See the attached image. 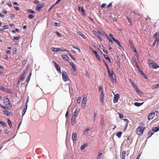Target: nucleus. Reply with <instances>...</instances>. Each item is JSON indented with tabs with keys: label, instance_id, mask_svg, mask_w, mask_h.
Segmentation results:
<instances>
[{
	"label": "nucleus",
	"instance_id": "nucleus-9",
	"mask_svg": "<svg viewBox=\"0 0 159 159\" xmlns=\"http://www.w3.org/2000/svg\"><path fill=\"white\" fill-rule=\"evenodd\" d=\"M98 33H99L101 34L102 35H103V36H104L106 38H108V35L106 34V33L101 30H99L98 31Z\"/></svg>",
	"mask_w": 159,
	"mask_h": 159
},
{
	"label": "nucleus",
	"instance_id": "nucleus-50",
	"mask_svg": "<svg viewBox=\"0 0 159 159\" xmlns=\"http://www.w3.org/2000/svg\"><path fill=\"white\" fill-rule=\"evenodd\" d=\"M20 36L18 37H13L14 40H19L20 39Z\"/></svg>",
	"mask_w": 159,
	"mask_h": 159
},
{
	"label": "nucleus",
	"instance_id": "nucleus-64",
	"mask_svg": "<svg viewBox=\"0 0 159 159\" xmlns=\"http://www.w3.org/2000/svg\"><path fill=\"white\" fill-rule=\"evenodd\" d=\"M69 55L70 56V57H71V58H72L73 60H74V61H75V60L76 59H75V58H74V57H73L72 55H70V54H69Z\"/></svg>",
	"mask_w": 159,
	"mask_h": 159
},
{
	"label": "nucleus",
	"instance_id": "nucleus-55",
	"mask_svg": "<svg viewBox=\"0 0 159 159\" xmlns=\"http://www.w3.org/2000/svg\"><path fill=\"white\" fill-rule=\"evenodd\" d=\"M116 62L117 64H119L120 63V61L119 59V58L118 57H117L116 58Z\"/></svg>",
	"mask_w": 159,
	"mask_h": 159
},
{
	"label": "nucleus",
	"instance_id": "nucleus-42",
	"mask_svg": "<svg viewBox=\"0 0 159 159\" xmlns=\"http://www.w3.org/2000/svg\"><path fill=\"white\" fill-rule=\"evenodd\" d=\"M129 43L130 46L131 47V48L133 49L134 48H135L134 45H133V43L130 42V41H129Z\"/></svg>",
	"mask_w": 159,
	"mask_h": 159
},
{
	"label": "nucleus",
	"instance_id": "nucleus-18",
	"mask_svg": "<svg viewBox=\"0 0 159 159\" xmlns=\"http://www.w3.org/2000/svg\"><path fill=\"white\" fill-rule=\"evenodd\" d=\"M60 50H61L60 48H51L52 51H53L54 52H57Z\"/></svg>",
	"mask_w": 159,
	"mask_h": 159
},
{
	"label": "nucleus",
	"instance_id": "nucleus-28",
	"mask_svg": "<svg viewBox=\"0 0 159 159\" xmlns=\"http://www.w3.org/2000/svg\"><path fill=\"white\" fill-rule=\"evenodd\" d=\"M31 75H32V73H31L28 76V77L27 78V80H26V82L27 83H28L29 82V81H30V78H31Z\"/></svg>",
	"mask_w": 159,
	"mask_h": 159
},
{
	"label": "nucleus",
	"instance_id": "nucleus-20",
	"mask_svg": "<svg viewBox=\"0 0 159 159\" xmlns=\"http://www.w3.org/2000/svg\"><path fill=\"white\" fill-rule=\"evenodd\" d=\"M126 155V151H124L122 154V159H125Z\"/></svg>",
	"mask_w": 159,
	"mask_h": 159
},
{
	"label": "nucleus",
	"instance_id": "nucleus-15",
	"mask_svg": "<svg viewBox=\"0 0 159 159\" xmlns=\"http://www.w3.org/2000/svg\"><path fill=\"white\" fill-rule=\"evenodd\" d=\"M152 130L153 131V133L158 131L159 130V126L153 128Z\"/></svg>",
	"mask_w": 159,
	"mask_h": 159
},
{
	"label": "nucleus",
	"instance_id": "nucleus-34",
	"mask_svg": "<svg viewBox=\"0 0 159 159\" xmlns=\"http://www.w3.org/2000/svg\"><path fill=\"white\" fill-rule=\"evenodd\" d=\"M3 112L6 114L7 116L10 115V114L11 113L10 112H9L7 110H4L3 111Z\"/></svg>",
	"mask_w": 159,
	"mask_h": 159
},
{
	"label": "nucleus",
	"instance_id": "nucleus-48",
	"mask_svg": "<svg viewBox=\"0 0 159 159\" xmlns=\"http://www.w3.org/2000/svg\"><path fill=\"white\" fill-rule=\"evenodd\" d=\"M81 97H79L78 98L77 100V102L78 103H80L81 102Z\"/></svg>",
	"mask_w": 159,
	"mask_h": 159
},
{
	"label": "nucleus",
	"instance_id": "nucleus-11",
	"mask_svg": "<svg viewBox=\"0 0 159 159\" xmlns=\"http://www.w3.org/2000/svg\"><path fill=\"white\" fill-rule=\"evenodd\" d=\"M61 57L62 58L65 60L68 61L69 59V57L67 55H62Z\"/></svg>",
	"mask_w": 159,
	"mask_h": 159
},
{
	"label": "nucleus",
	"instance_id": "nucleus-17",
	"mask_svg": "<svg viewBox=\"0 0 159 159\" xmlns=\"http://www.w3.org/2000/svg\"><path fill=\"white\" fill-rule=\"evenodd\" d=\"M104 97V96H100V101L101 102V104L102 105H103L104 103V102L103 101Z\"/></svg>",
	"mask_w": 159,
	"mask_h": 159
},
{
	"label": "nucleus",
	"instance_id": "nucleus-44",
	"mask_svg": "<svg viewBox=\"0 0 159 159\" xmlns=\"http://www.w3.org/2000/svg\"><path fill=\"white\" fill-rule=\"evenodd\" d=\"M54 25L55 26H56L57 27H60V24L59 23L55 22L54 24Z\"/></svg>",
	"mask_w": 159,
	"mask_h": 159
},
{
	"label": "nucleus",
	"instance_id": "nucleus-59",
	"mask_svg": "<svg viewBox=\"0 0 159 159\" xmlns=\"http://www.w3.org/2000/svg\"><path fill=\"white\" fill-rule=\"evenodd\" d=\"M103 88L101 86H99V91L100 92H101L102 91V90H103Z\"/></svg>",
	"mask_w": 159,
	"mask_h": 159
},
{
	"label": "nucleus",
	"instance_id": "nucleus-30",
	"mask_svg": "<svg viewBox=\"0 0 159 159\" xmlns=\"http://www.w3.org/2000/svg\"><path fill=\"white\" fill-rule=\"evenodd\" d=\"M153 37L155 38H158L159 37V31L154 34Z\"/></svg>",
	"mask_w": 159,
	"mask_h": 159
},
{
	"label": "nucleus",
	"instance_id": "nucleus-56",
	"mask_svg": "<svg viewBox=\"0 0 159 159\" xmlns=\"http://www.w3.org/2000/svg\"><path fill=\"white\" fill-rule=\"evenodd\" d=\"M119 117L120 118H122L124 117V115L123 114H121L120 113H119Z\"/></svg>",
	"mask_w": 159,
	"mask_h": 159
},
{
	"label": "nucleus",
	"instance_id": "nucleus-12",
	"mask_svg": "<svg viewBox=\"0 0 159 159\" xmlns=\"http://www.w3.org/2000/svg\"><path fill=\"white\" fill-rule=\"evenodd\" d=\"M93 33L99 39L100 41H101L102 40V38L99 35H98L97 32L94 30H93Z\"/></svg>",
	"mask_w": 159,
	"mask_h": 159
},
{
	"label": "nucleus",
	"instance_id": "nucleus-13",
	"mask_svg": "<svg viewBox=\"0 0 159 159\" xmlns=\"http://www.w3.org/2000/svg\"><path fill=\"white\" fill-rule=\"evenodd\" d=\"M44 5L43 4H39L36 7V9L38 11H39L40 9L43 7Z\"/></svg>",
	"mask_w": 159,
	"mask_h": 159
},
{
	"label": "nucleus",
	"instance_id": "nucleus-27",
	"mask_svg": "<svg viewBox=\"0 0 159 159\" xmlns=\"http://www.w3.org/2000/svg\"><path fill=\"white\" fill-rule=\"evenodd\" d=\"M70 64L72 66V68L74 70H76V67L74 63H73L72 62H70Z\"/></svg>",
	"mask_w": 159,
	"mask_h": 159
},
{
	"label": "nucleus",
	"instance_id": "nucleus-43",
	"mask_svg": "<svg viewBox=\"0 0 159 159\" xmlns=\"http://www.w3.org/2000/svg\"><path fill=\"white\" fill-rule=\"evenodd\" d=\"M0 124L1 125H3L4 126H7V124L4 123L3 122L1 121L0 122Z\"/></svg>",
	"mask_w": 159,
	"mask_h": 159
},
{
	"label": "nucleus",
	"instance_id": "nucleus-47",
	"mask_svg": "<svg viewBox=\"0 0 159 159\" xmlns=\"http://www.w3.org/2000/svg\"><path fill=\"white\" fill-rule=\"evenodd\" d=\"M156 40H155V42H157V46H158L159 45L158 43H159V37L158 38H156Z\"/></svg>",
	"mask_w": 159,
	"mask_h": 159
},
{
	"label": "nucleus",
	"instance_id": "nucleus-29",
	"mask_svg": "<svg viewBox=\"0 0 159 159\" xmlns=\"http://www.w3.org/2000/svg\"><path fill=\"white\" fill-rule=\"evenodd\" d=\"M104 56L106 59L109 61L110 62H111L110 58L107 55L104 54Z\"/></svg>",
	"mask_w": 159,
	"mask_h": 159
},
{
	"label": "nucleus",
	"instance_id": "nucleus-26",
	"mask_svg": "<svg viewBox=\"0 0 159 159\" xmlns=\"http://www.w3.org/2000/svg\"><path fill=\"white\" fill-rule=\"evenodd\" d=\"M79 10L80 11H81L84 14V13H85L83 7H79Z\"/></svg>",
	"mask_w": 159,
	"mask_h": 159
},
{
	"label": "nucleus",
	"instance_id": "nucleus-39",
	"mask_svg": "<svg viewBox=\"0 0 159 159\" xmlns=\"http://www.w3.org/2000/svg\"><path fill=\"white\" fill-rule=\"evenodd\" d=\"M153 133H153V131H152V130H150L148 134L149 137H151L153 134Z\"/></svg>",
	"mask_w": 159,
	"mask_h": 159
},
{
	"label": "nucleus",
	"instance_id": "nucleus-37",
	"mask_svg": "<svg viewBox=\"0 0 159 159\" xmlns=\"http://www.w3.org/2000/svg\"><path fill=\"white\" fill-rule=\"evenodd\" d=\"M104 121L103 117L101 116V124L102 125H103L104 124Z\"/></svg>",
	"mask_w": 159,
	"mask_h": 159
},
{
	"label": "nucleus",
	"instance_id": "nucleus-23",
	"mask_svg": "<svg viewBox=\"0 0 159 159\" xmlns=\"http://www.w3.org/2000/svg\"><path fill=\"white\" fill-rule=\"evenodd\" d=\"M143 103V102H142V103H138L137 102H135L134 103V105L135 106H137V107H139L141 105H142Z\"/></svg>",
	"mask_w": 159,
	"mask_h": 159
},
{
	"label": "nucleus",
	"instance_id": "nucleus-3",
	"mask_svg": "<svg viewBox=\"0 0 159 159\" xmlns=\"http://www.w3.org/2000/svg\"><path fill=\"white\" fill-rule=\"evenodd\" d=\"M62 78L65 82L69 80V78H68L67 73L63 71L62 73Z\"/></svg>",
	"mask_w": 159,
	"mask_h": 159
},
{
	"label": "nucleus",
	"instance_id": "nucleus-32",
	"mask_svg": "<svg viewBox=\"0 0 159 159\" xmlns=\"http://www.w3.org/2000/svg\"><path fill=\"white\" fill-rule=\"evenodd\" d=\"M111 72L112 73L111 74L110 76H109L110 77L111 79L114 80V79H115V76L113 73V71H112Z\"/></svg>",
	"mask_w": 159,
	"mask_h": 159
},
{
	"label": "nucleus",
	"instance_id": "nucleus-22",
	"mask_svg": "<svg viewBox=\"0 0 159 159\" xmlns=\"http://www.w3.org/2000/svg\"><path fill=\"white\" fill-rule=\"evenodd\" d=\"M79 35L82 36V38L84 39H85V36L83 35V34L81 32H80V31H77L76 32Z\"/></svg>",
	"mask_w": 159,
	"mask_h": 159
},
{
	"label": "nucleus",
	"instance_id": "nucleus-61",
	"mask_svg": "<svg viewBox=\"0 0 159 159\" xmlns=\"http://www.w3.org/2000/svg\"><path fill=\"white\" fill-rule=\"evenodd\" d=\"M9 132V131L7 129H6L4 130V133L7 134H8Z\"/></svg>",
	"mask_w": 159,
	"mask_h": 159
},
{
	"label": "nucleus",
	"instance_id": "nucleus-33",
	"mask_svg": "<svg viewBox=\"0 0 159 159\" xmlns=\"http://www.w3.org/2000/svg\"><path fill=\"white\" fill-rule=\"evenodd\" d=\"M122 134V132H119L118 133H117L116 134V135L119 138H120L121 134Z\"/></svg>",
	"mask_w": 159,
	"mask_h": 159
},
{
	"label": "nucleus",
	"instance_id": "nucleus-62",
	"mask_svg": "<svg viewBox=\"0 0 159 159\" xmlns=\"http://www.w3.org/2000/svg\"><path fill=\"white\" fill-rule=\"evenodd\" d=\"M56 34H57V35L58 36H59V37H61V34L59 33L57 31H56Z\"/></svg>",
	"mask_w": 159,
	"mask_h": 159
},
{
	"label": "nucleus",
	"instance_id": "nucleus-58",
	"mask_svg": "<svg viewBox=\"0 0 159 159\" xmlns=\"http://www.w3.org/2000/svg\"><path fill=\"white\" fill-rule=\"evenodd\" d=\"M16 48H14L13 49V52L14 54L16 53Z\"/></svg>",
	"mask_w": 159,
	"mask_h": 159
},
{
	"label": "nucleus",
	"instance_id": "nucleus-1",
	"mask_svg": "<svg viewBox=\"0 0 159 159\" xmlns=\"http://www.w3.org/2000/svg\"><path fill=\"white\" fill-rule=\"evenodd\" d=\"M148 61L149 65L150 67L154 69H156L157 68H159V66L156 63L154 62L153 61L150 59H148Z\"/></svg>",
	"mask_w": 159,
	"mask_h": 159
},
{
	"label": "nucleus",
	"instance_id": "nucleus-24",
	"mask_svg": "<svg viewBox=\"0 0 159 159\" xmlns=\"http://www.w3.org/2000/svg\"><path fill=\"white\" fill-rule=\"evenodd\" d=\"M90 129V128H87L84 131L83 133L84 135H86L88 134V131Z\"/></svg>",
	"mask_w": 159,
	"mask_h": 159
},
{
	"label": "nucleus",
	"instance_id": "nucleus-51",
	"mask_svg": "<svg viewBox=\"0 0 159 159\" xmlns=\"http://www.w3.org/2000/svg\"><path fill=\"white\" fill-rule=\"evenodd\" d=\"M138 70L141 75H143L144 73L140 68H139Z\"/></svg>",
	"mask_w": 159,
	"mask_h": 159
},
{
	"label": "nucleus",
	"instance_id": "nucleus-4",
	"mask_svg": "<svg viewBox=\"0 0 159 159\" xmlns=\"http://www.w3.org/2000/svg\"><path fill=\"white\" fill-rule=\"evenodd\" d=\"M120 95L118 93L116 94H114V96L113 99V102L114 103H116L118 102V101L119 99L120 98Z\"/></svg>",
	"mask_w": 159,
	"mask_h": 159
},
{
	"label": "nucleus",
	"instance_id": "nucleus-41",
	"mask_svg": "<svg viewBox=\"0 0 159 159\" xmlns=\"http://www.w3.org/2000/svg\"><path fill=\"white\" fill-rule=\"evenodd\" d=\"M97 115V112H94V113L93 116L94 121H95L96 120V116Z\"/></svg>",
	"mask_w": 159,
	"mask_h": 159
},
{
	"label": "nucleus",
	"instance_id": "nucleus-2",
	"mask_svg": "<svg viewBox=\"0 0 159 159\" xmlns=\"http://www.w3.org/2000/svg\"><path fill=\"white\" fill-rule=\"evenodd\" d=\"M145 127L143 126H139L136 129V133L140 135L143 133Z\"/></svg>",
	"mask_w": 159,
	"mask_h": 159
},
{
	"label": "nucleus",
	"instance_id": "nucleus-60",
	"mask_svg": "<svg viewBox=\"0 0 159 159\" xmlns=\"http://www.w3.org/2000/svg\"><path fill=\"white\" fill-rule=\"evenodd\" d=\"M0 107H1L3 109H6L7 108V107H6L2 105L1 104H0Z\"/></svg>",
	"mask_w": 159,
	"mask_h": 159
},
{
	"label": "nucleus",
	"instance_id": "nucleus-35",
	"mask_svg": "<svg viewBox=\"0 0 159 159\" xmlns=\"http://www.w3.org/2000/svg\"><path fill=\"white\" fill-rule=\"evenodd\" d=\"M7 122L10 127L11 128L12 126L11 121L9 119H8Z\"/></svg>",
	"mask_w": 159,
	"mask_h": 159
},
{
	"label": "nucleus",
	"instance_id": "nucleus-7",
	"mask_svg": "<svg viewBox=\"0 0 159 159\" xmlns=\"http://www.w3.org/2000/svg\"><path fill=\"white\" fill-rule=\"evenodd\" d=\"M77 139V134L76 132L74 133L72 135V139L74 143H75Z\"/></svg>",
	"mask_w": 159,
	"mask_h": 159
},
{
	"label": "nucleus",
	"instance_id": "nucleus-21",
	"mask_svg": "<svg viewBox=\"0 0 159 159\" xmlns=\"http://www.w3.org/2000/svg\"><path fill=\"white\" fill-rule=\"evenodd\" d=\"M7 106V108L8 109H11L12 107L10 103V102L6 104Z\"/></svg>",
	"mask_w": 159,
	"mask_h": 159
},
{
	"label": "nucleus",
	"instance_id": "nucleus-53",
	"mask_svg": "<svg viewBox=\"0 0 159 159\" xmlns=\"http://www.w3.org/2000/svg\"><path fill=\"white\" fill-rule=\"evenodd\" d=\"M73 48L75 49H77L78 50V51H79V52H80L81 51H80V49L78 47L75 46H73Z\"/></svg>",
	"mask_w": 159,
	"mask_h": 159
},
{
	"label": "nucleus",
	"instance_id": "nucleus-40",
	"mask_svg": "<svg viewBox=\"0 0 159 159\" xmlns=\"http://www.w3.org/2000/svg\"><path fill=\"white\" fill-rule=\"evenodd\" d=\"M102 154V152H99L97 159H100L101 157V156Z\"/></svg>",
	"mask_w": 159,
	"mask_h": 159
},
{
	"label": "nucleus",
	"instance_id": "nucleus-8",
	"mask_svg": "<svg viewBox=\"0 0 159 159\" xmlns=\"http://www.w3.org/2000/svg\"><path fill=\"white\" fill-rule=\"evenodd\" d=\"M53 63L55 65V67L57 69L58 73H61V70L60 69V67L58 65L56 62L53 61Z\"/></svg>",
	"mask_w": 159,
	"mask_h": 159
},
{
	"label": "nucleus",
	"instance_id": "nucleus-31",
	"mask_svg": "<svg viewBox=\"0 0 159 159\" xmlns=\"http://www.w3.org/2000/svg\"><path fill=\"white\" fill-rule=\"evenodd\" d=\"M10 102H9V99L8 98H5L4 100V104H6L7 103H9Z\"/></svg>",
	"mask_w": 159,
	"mask_h": 159
},
{
	"label": "nucleus",
	"instance_id": "nucleus-14",
	"mask_svg": "<svg viewBox=\"0 0 159 159\" xmlns=\"http://www.w3.org/2000/svg\"><path fill=\"white\" fill-rule=\"evenodd\" d=\"M79 109H76L74 112L73 116L75 117L77 116L79 112Z\"/></svg>",
	"mask_w": 159,
	"mask_h": 159
},
{
	"label": "nucleus",
	"instance_id": "nucleus-57",
	"mask_svg": "<svg viewBox=\"0 0 159 159\" xmlns=\"http://www.w3.org/2000/svg\"><path fill=\"white\" fill-rule=\"evenodd\" d=\"M3 28L4 29H6L8 28V26L7 25H4L3 26Z\"/></svg>",
	"mask_w": 159,
	"mask_h": 159
},
{
	"label": "nucleus",
	"instance_id": "nucleus-46",
	"mask_svg": "<svg viewBox=\"0 0 159 159\" xmlns=\"http://www.w3.org/2000/svg\"><path fill=\"white\" fill-rule=\"evenodd\" d=\"M27 11H28V12L29 13H33V14L34 13H35L34 11H33L32 10H31V9H29V10H28Z\"/></svg>",
	"mask_w": 159,
	"mask_h": 159
},
{
	"label": "nucleus",
	"instance_id": "nucleus-10",
	"mask_svg": "<svg viewBox=\"0 0 159 159\" xmlns=\"http://www.w3.org/2000/svg\"><path fill=\"white\" fill-rule=\"evenodd\" d=\"M155 115V113H151L149 114L148 116V119L149 120L152 119Z\"/></svg>",
	"mask_w": 159,
	"mask_h": 159
},
{
	"label": "nucleus",
	"instance_id": "nucleus-63",
	"mask_svg": "<svg viewBox=\"0 0 159 159\" xmlns=\"http://www.w3.org/2000/svg\"><path fill=\"white\" fill-rule=\"evenodd\" d=\"M109 35H110V36L111 37V38L113 39H113H115V38H114L113 37V35L111 34H110Z\"/></svg>",
	"mask_w": 159,
	"mask_h": 159
},
{
	"label": "nucleus",
	"instance_id": "nucleus-6",
	"mask_svg": "<svg viewBox=\"0 0 159 159\" xmlns=\"http://www.w3.org/2000/svg\"><path fill=\"white\" fill-rule=\"evenodd\" d=\"M87 101V98L84 97L82 101V108L84 109L86 105V102Z\"/></svg>",
	"mask_w": 159,
	"mask_h": 159
},
{
	"label": "nucleus",
	"instance_id": "nucleus-52",
	"mask_svg": "<svg viewBox=\"0 0 159 159\" xmlns=\"http://www.w3.org/2000/svg\"><path fill=\"white\" fill-rule=\"evenodd\" d=\"M75 117L72 116L71 119V121H75Z\"/></svg>",
	"mask_w": 159,
	"mask_h": 159
},
{
	"label": "nucleus",
	"instance_id": "nucleus-38",
	"mask_svg": "<svg viewBox=\"0 0 159 159\" xmlns=\"http://www.w3.org/2000/svg\"><path fill=\"white\" fill-rule=\"evenodd\" d=\"M129 81L131 83L133 87H134L136 85L134 83L133 81L131 79H129Z\"/></svg>",
	"mask_w": 159,
	"mask_h": 159
},
{
	"label": "nucleus",
	"instance_id": "nucleus-49",
	"mask_svg": "<svg viewBox=\"0 0 159 159\" xmlns=\"http://www.w3.org/2000/svg\"><path fill=\"white\" fill-rule=\"evenodd\" d=\"M34 17V16L32 14H30L28 15V17L30 19H32Z\"/></svg>",
	"mask_w": 159,
	"mask_h": 159
},
{
	"label": "nucleus",
	"instance_id": "nucleus-25",
	"mask_svg": "<svg viewBox=\"0 0 159 159\" xmlns=\"http://www.w3.org/2000/svg\"><path fill=\"white\" fill-rule=\"evenodd\" d=\"M88 145V144H87V143H85L83 145L81 146L80 149H81V150H83V149H84L85 147L87 146Z\"/></svg>",
	"mask_w": 159,
	"mask_h": 159
},
{
	"label": "nucleus",
	"instance_id": "nucleus-54",
	"mask_svg": "<svg viewBox=\"0 0 159 159\" xmlns=\"http://www.w3.org/2000/svg\"><path fill=\"white\" fill-rule=\"evenodd\" d=\"M133 50L135 52L136 55L137 56V55H138L137 52L135 48H133Z\"/></svg>",
	"mask_w": 159,
	"mask_h": 159
},
{
	"label": "nucleus",
	"instance_id": "nucleus-5",
	"mask_svg": "<svg viewBox=\"0 0 159 159\" xmlns=\"http://www.w3.org/2000/svg\"><path fill=\"white\" fill-rule=\"evenodd\" d=\"M27 73V69H26L24 71L23 74L19 78L20 80H23L26 77V75Z\"/></svg>",
	"mask_w": 159,
	"mask_h": 159
},
{
	"label": "nucleus",
	"instance_id": "nucleus-19",
	"mask_svg": "<svg viewBox=\"0 0 159 159\" xmlns=\"http://www.w3.org/2000/svg\"><path fill=\"white\" fill-rule=\"evenodd\" d=\"M113 41L115 42V43H116V44H117L120 47L122 48L120 42L118 41V40L117 39H113Z\"/></svg>",
	"mask_w": 159,
	"mask_h": 159
},
{
	"label": "nucleus",
	"instance_id": "nucleus-36",
	"mask_svg": "<svg viewBox=\"0 0 159 159\" xmlns=\"http://www.w3.org/2000/svg\"><path fill=\"white\" fill-rule=\"evenodd\" d=\"M0 89L2 91H4V92H7V89H5V88L2 87L0 86Z\"/></svg>",
	"mask_w": 159,
	"mask_h": 159
},
{
	"label": "nucleus",
	"instance_id": "nucleus-45",
	"mask_svg": "<svg viewBox=\"0 0 159 159\" xmlns=\"http://www.w3.org/2000/svg\"><path fill=\"white\" fill-rule=\"evenodd\" d=\"M135 89L136 90V91L138 92L139 93V92H140L139 90L138 89V88L136 86H135L134 87Z\"/></svg>",
	"mask_w": 159,
	"mask_h": 159
},
{
	"label": "nucleus",
	"instance_id": "nucleus-16",
	"mask_svg": "<svg viewBox=\"0 0 159 159\" xmlns=\"http://www.w3.org/2000/svg\"><path fill=\"white\" fill-rule=\"evenodd\" d=\"M93 52L95 54V56H96V57L98 58L100 61H101L100 60V57H99V56L98 55V53H97V52H96V51H94V50H93Z\"/></svg>",
	"mask_w": 159,
	"mask_h": 159
}]
</instances>
